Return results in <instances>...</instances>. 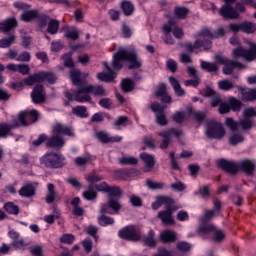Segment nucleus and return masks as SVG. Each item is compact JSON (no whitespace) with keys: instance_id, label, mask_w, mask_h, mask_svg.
Here are the masks:
<instances>
[{"instance_id":"56","label":"nucleus","mask_w":256,"mask_h":256,"mask_svg":"<svg viewBox=\"0 0 256 256\" xmlns=\"http://www.w3.org/2000/svg\"><path fill=\"white\" fill-rule=\"evenodd\" d=\"M20 127V126H13V124H0V137H5L11 132V128Z\"/></svg>"},{"instance_id":"52","label":"nucleus","mask_w":256,"mask_h":256,"mask_svg":"<svg viewBox=\"0 0 256 256\" xmlns=\"http://www.w3.org/2000/svg\"><path fill=\"white\" fill-rule=\"evenodd\" d=\"M134 33V30L130 28V26H127V24H122L121 26V36L124 39H129L132 34Z\"/></svg>"},{"instance_id":"20","label":"nucleus","mask_w":256,"mask_h":256,"mask_svg":"<svg viewBox=\"0 0 256 256\" xmlns=\"http://www.w3.org/2000/svg\"><path fill=\"white\" fill-rule=\"evenodd\" d=\"M162 30L164 31V33L166 35H168L169 33H173V36L176 37V39H182L183 37V31L182 28H178L177 26H175V20H169L168 24H165L162 27Z\"/></svg>"},{"instance_id":"5","label":"nucleus","mask_w":256,"mask_h":256,"mask_svg":"<svg viewBox=\"0 0 256 256\" xmlns=\"http://www.w3.org/2000/svg\"><path fill=\"white\" fill-rule=\"evenodd\" d=\"M238 60L242 59H228L224 58L222 56H218L215 64L209 63L206 61H202L200 63V67L203 70H206L207 72L214 73L219 70V66H224V69L222 70L225 75H231L234 69H243V64L239 62Z\"/></svg>"},{"instance_id":"21","label":"nucleus","mask_w":256,"mask_h":256,"mask_svg":"<svg viewBox=\"0 0 256 256\" xmlns=\"http://www.w3.org/2000/svg\"><path fill=\"white\" fill-rule=\"evenodd\" d=\"M139 158L145 165L144 172L153 171L154 166H156V158L153 155L143 152L139 154Z\"/></svg>"},{"instance_id":"19","label":"nucleus","mask_w":256,"mask_h":256,"mask_svg":"<svg viewBox=\"0 0 256 256\" xmlns=\"http://www.w3.org/2000/svg\"><path fill=\"white\" fill-rule=\"evenodd\" d=\"M116 78V73L110 69L108 63L103 62V71L96 74V79L100 82H113Z\"/></svg>"},{"instance_id":"6","label":"nucleus","mask_w":256,"mask_h":256,"mask_svg":"<svg viewBox=\"0 0 256 256\" xmlns=\"http://www.w3.org/2000/svg\"><path fill=\"white\" fill-rule=\"evenodd\" d=\"M229 44L232 46H237L232 50V60H246L253 61L256 60V43L248 42V47L250 50H245L242 46H240L238 36H232L229 39Z\"/></svg>"},{"instance_id":"58","label":"nucleus","mask_w":256,"mask_h":256,"mask_svg":"<svg viewBox=\"0 0 256 256\" xmlns=\"http://www.w3.org/2000/svg\"><path fill=\"white\" fill-rule=\"evenodd\" d=\"M15 42V36L10 35L6 39H0V48L4 49L11 46Z\"/></svg>"},{"instance_id":"2","label":"nucleus","mask_w":256,"mask_h":256,"mask_svg":"<svg viewBox=\"0 0 256 256\" xmlns=\"http://www.w3.org/2000/svg\"><path fill=\"white\" fill-rule=\"evenodd\" d=\"M125 63H128L129 69H139L142 67V60L136 56L134 47H120L118 52L114 54L112 60V68L120 70Z\"/></svg>"},{"instance_id":"57","label":"nucleus","mask_w":256,"mask_h":256,"mask_svg":"<svg viewBox=\"0 0 256 256\" xmlns=\"http://www.w3.org/2000/svg\"><path fill=\"white\" fill-rule=\"evenodd\" d=\"M176 248L180 252L187 253L191 250V244L185 241H181L176 244Z\"/></svg>"},{"instance_id":"17","label":"nucleus","mask_w":256,"mask_h":256,"mask_svg":"<svg viewBox=\"0 0 256 256\" xmlns=\"http://www.w3.org/2000/svg\"><path fill=\"white\" fill-rule=\"evenodd\" d=\"M118 236L122 239H128L131 241H138L141 238V234H139L138 230L135 226H126L118 232Z\"/></svg>"},{"instance_id":"33","label":"nucleus","mask_w":256,"mask_h":256,"mask_svg":"<svg viewBox=\"0 0 256 256\" xmlns=\"http://www.w3.org/2000/svg\"><path fill=\"white\" fill-rule=\"evenodd\" d=\"M88 77V74L80 72L78 69H73L70 72V79L74 85H79Z\"/></svg>"},{"instance_id":"39","label":"nucleus","mask_w":256,"mask_h":256,"mask_svg":"<svg viewBox=\"0 0 256 256\" xmlns=\"http://www.w3.org/2000/svg\"><path fill=\"white\" fill-rule=\"evenodd\" d=\"M256 31V25L254 22L246 21L241 22V32L246 34H253Z\"/></svg>"},{"instance_id":"55","label":"nucleus","mask_w":256,"mask_h":256,"mask_svg":"<svg viewBox=\"0 0 256 256\" xmlns=\"http://www.w3.org/2000/svg\"><path fill=\"white\" fill-rule=\"evenodd\" d=\"M226 103H228V106L232 111H239L240 107L242 106V103L235 98H230L229 101Z\"/></svg>"},{"instance_id":"48","label":"nucleus","mask_w":256,"mask_h":256,"mask_svg":"<svg viewBox=\"0 0 256 256\" xmlns=\"http://www.w3.org/2000/svg\"><path fill=\"white\" fill-rule=\"evenodd\" d=\"M121 9L126 16H130L132 13H134V5L130 1L122 2Z\"/></svg>"},{"instance_id":"50","label":"nucleus","mask_w":256,"mask_h":256,"mask_svg":"<svg viewBox=\"0 0 256 256\" xmlns=\"http://www.w3.org/2000/svg\"><path fill=\"white\" fill-rule=\"evenodd\" d=\"M3 209H5L6 212L12 215L19 214V207L13 204V202H8L3 205Z\"/></svg>"},{"instance_id":"34","label":"nucleus","mask_w":256,"mask_h":256,"mask_svg":"<svg viewBox=\"0 0 256 256\" xmlns=\"http://www.w3.org/2000/svg\"><path fill=\"white\" fill-rule=\"evenodd\" d=\"M238 90L241 93V96L243 97L244 100L246 101L256 100V89L247 90L245 86H239Z\"/></svg>"},{"instance_id":"51","label":"nucleus","mask_w":256,"mask_h":256,"mask_svg":"<svg viewBox=\"0 0 256 256\" xmlns=\"http://www.w3.org/2000/svg\"><path fill=\"white\" fill-rule=\"evenodd\" d=\"M98 223L100 226H110L113 225L115 223V219L109 216H100L98 218Z\"/></svg>"},{"instance_id":"12","label":"nucleus","mask_w":256,"mask_h":256,"mask_svg":"<svg viewBox=\"0 0 256 256\" xmlns=\"http://www.w3.org/2000/svg\"><path fill=\"white\" fill-rule=\"evenodd\" d=\"M22 81H24L27 86L35 85L36 82L54 83L56 82V76H54L52 72H38V74L30 76Z\"/></svg>"},{"instance_id":"25","label":"nucleus","mask_w":256,"mask_h":256,"mask_svg":"<svg viewBox=\"0 0 256 256\" xmlns=\"http://www.w3.org/2000/svg\"><path fill=\"white\" fill-rule=\"evenodd\" d=\"M31 98L34 104H41L45 101L46 95L42 85L35 86L34 90H32Z\"/></svg>"},{"instance_id":"32","label":"nucleus","mask_w":256,"mask_h":256,"mask_svg":"<svg viewBox=\"0 0 256 256\" xmlns=\"http://www.w3.org/2000/svg\"><path fill=\"white\" fill-rule=\"evenodd\" d=\"M18 195L25 198H30L35 195V187L31 183H26L18 190Z\"/></svg>"},{"instance_id":"35","label":"nucleus","mask_w":256,"mask_h":256,"mask_svg":"<svg viewBox=\"0 0 256 256\" xmlns=\"http://www.w3.org/2000/svg\"><path fill=\"white\" fill-rule=\"evenodd\" d=\"M239 167L240 169H243V171L248 175H251L255 170L256 164L251 160H243L240 162Z\"/></svg>"},{"instance_id":"36","label":"nucleus","mask_w":256,"mask_h":256,"mask_svg":"<svg viewBox=\"0 0 256 256\" xmlns=\"http://www.w3.org/2000/svg\"><path fill=\"white\" fill-rule=\"evenodd\" d=\"M9 237L12 239V244L16 248H23L24 242L23 239L20 237L19 233L16 231H10Z\"/></svg>"},{"instance_id":"26","label":"nucleus","mask_w":256,"mask_h":256,"mask_svg":"<svg viewBox=\"0 0 256 256\" xmlns=\"http://www.w3.org/2000/svg\"><path fill=\"white\" fill-rule=\"evenodd\" d=\"M177 239V234L174 230L171 229H165L161 233H159V240H161L162 243L169 244L174 243Z\"/></svg>"},{"instance_id":"30","label":"nucleus","mask_w":256,"mask_h":256,"mask_svg":"<svg viewBox=\"0 0 256 256\" xmlns=\"http://www.w3.org/2000/svg\"><path fill=\"white\" fill-rule=\"evenodd\" d=\"M217 166L230 174H235L237 172L236 165L225 159L218 160Z\"/></svg>"},{"instance_id":"37","label":"nucleus","mask_w":256,"mask_h":256,"mask_svg":"<svg viewBox=\"0 0 256 256\" xmlns=\"http://www.w3.org/2000/svg\"><path fill=\"white\" fill-rule=\"evenodd\" d=\"M138 162V158L134 156H123L118 158V163H120L122 166H135L138 164Z\"/></svg>"},{"instance_id":"16","label":"nucleus","mask_w":256,"mask_h":256,"mask_svg":"<svg viewBox=\"0 0 256 256\" xmlns=\"http://www.w3.org/2000/svg\"><path fill=\"white\" fill-rule=\"evenodd\" d=\"M256 116V110L253 107H247L243 111V119L240 120L241 128L249 130L253 127V121L251 120Z\"/></svg>"},{"instance_id":"23","label":"nucleus","mask_w":256,"mask_h":256,"mask_svg":"<svg viewBox=\"0 0 256 256\" xmlns=\"http://www.w3.org/2000/svg\"><path fill=\"white\" fill-rule=\"evenodd\" d=\"M95 138L103 143H117L122 140L120 136L110 137L105 131H95Z\"/></svg>"},{"instance_id":"63","label":"nucleus","mask_w":256,"mask_h":256,"mask_svg":"<svg viewBox=\"0 0 256 256\" xmlns=\"http://www.w3.org/2000/svg\"><path fill=\"white\" fill-rule=\"evenodd\" d=\"M176 219L177 221H180V222H186L190 219V216L185 210H180L176 214Z\"/></svg>"},{"instance_id":"38","label":"nucleus","mask_w":256,"mask_h":256,"mask_svg":"<svg viewBox=\"0 0 256 256\" xmlns=\"http://www.w3.org/2000/svg\"><path fill=\"white\" fill-rule=\"evenodd\" d=\"M134 88H135V81L133 79L125 78L124 80H122L121 82L122 91H124L125 93H128L133 91Z\"/></svg>"},{"instance_id":"11","label":"nucleus","mask_w":256,"mask_h":256,"mask_svg":"<svg viewBox=\"0 0 256 256\" xmlns=\"http://www.w3.org/2000/svg\"><path fill=\"white\" fill-rule=\"evenodd\" d=\"M158 136L164 138V140H162L161 142L160 147L162 150H165L168 148L169 143L172 141V139L180 138L183 136V131L181 129L169 128L165 132H159Z\"/></svg>"},{"instance_id":"13","label":"nucleus","mask_w":256,"mask_h":256,"mask_svg":"<svg viewBox=\"0 0 256 256\" xmlns=\"http://www.w3.org/2000/svg\"><path fill=\"white\" fill-rule=\"evenodd\" d=\"M198 233L200 235L213 233V239L215 242H221L225 238L224 232L220 229H217L213 224H204L199 226Z\"/></svg>"},{"instance_id":"29","label":"nucleus","mask_w":256,"mask_h":256,"mask_svg":"<svg viewBox=\"0 0 256 256\" xmlns=\"http://www.w3.org/2000/svg\"><path fill=\"white\" fill-rule=\"evenodd\" d=\"M168 81L170 86L173 87L174 95H176L177 97H182L185 94L184 89L182 88V86H180L179 78L171 76L168 78Z\"/></svg>"},{"instance_id":"59","label":"nucleus","mask_w":256,"mask_h":256,"mask_svg":"<svg viewBox=\"0 0 256 256\" xmlns=\"http://www.w3.org/2000/svg\"><path fill=\"white\" fill-rule=\"evenodd\" d=\"M170 188H172V190L175 192H183L186 190L187 186H186V184H184L180 181H177V182L172 183Z\"/></svg>"},{"instance_id":"7","label":"nucleus","mask_w":256,"mask_h":256,"mask_svg":"<svg viewBox=\"0 0 256 256\" xmlns=\"http://www.w3.org/2000/svg\"><path fill=\"white\" fill-rule=\"evenodd\" d=\"M224 5L218 9V12L220 13L221 17H224L225 19H238L239 13H243L246 11V4L244 3H237L236 4V10L233 9L231 6L233 3H236V0H224Z\"/></svg>"},{"instance_id":"62","label":"nucleus","mask_w":256,"mask_h":256,"mask_svg":"<svg viewBox=\"0 0 256 256\" xmlns=\"http://www.w3.org/2000/svg\"><path fill=\"white\" fill-rule=\"evenodd\" d=\"M166 69H168L172 73H175L177 71L176 60H173L172 58H169L168 60H166Z\"/></svg>"},{"instance_id":"61","label":"nucleus","mask_w":256,"mask_h":256,"mask_svg":"<svg viewBox=\"0 0 256 256\" xmlns=\"http://www.w3.org/2000/svg\"><path fill=\"white\" fill-rule=\"evenodd\" d=\"M105 193H108L109 196L112 198H120L121 196V190L117 186H112V188L106 191Z\"/></svg>"},{"instance_id":"4","label":"nucleus","mask_w":256,"mask_h":256,"mask_svg":"<svg viewBox=\"0 0 256 256\" xmlns=\"http://www.w3.org/2000/svg\"><path fill=\"white\" fill-rule=\"evenodd\" d=\"M65 135L68 137H73V131L71 130V128H68L61 123H57L53 128V137L47 139L45 135H40V137H38V140L32 142V146L39 147L40 145H42L43 142L46 141L47 146L49 147H63L65 144L63 137Z\"/></svg>"},{"instance_id":"53","label":"nucleus","mask_w":256,"mask_h":256,"mask_svg":"<svg viewBox=\"0 0 256 256\" xmlns=\"http://www.w3.org/2000/svg\"><path fill=\"white\" fill-rule=\"evenodd\" d=\"M218 88L223 91H229L233 88V83L230 80L218 81Z\"/></svg>"},{"instance_id":"49","label":"nucleus","mask_w":256,"mask_h":256,"mask_svg":"<svg viewBox=\"0 0 256 256\" xmlns=\"http://www.w3.org/2000/svg\"><path fill=\"white\" fill-rule=\"evenodd\" d=\"M37 16H38V12L35 10H31V11L23 12L21 14V19L24 22H30L32 19L37 18Z\"/></svg>"},{"instance_id":"28","label":"nucleus","mask_w":256,"mask_h":256,"mask_svg":"<svg viewBox=\"0 0 256 256\" xmlns=\"http://www.w3.org/2000/svg\"><path fill=\"white\" fill-rule=\"evenodd\" d=\"M193 114V110L189 109L187 111H178V112H174L173 116H172V120L174 121V123L177 124H183L186 122V120L188 119V117Z\"/></svg>"},{"instance_id":"54","label":"nucleus","mask_w":256,"mask_h":256,"mask_svg":"<svg viewBox=\"0 0 256 256\" xmlns=\"http://www.w3.org/2000/svg\"><path fill=\"white\" fill-rule=\"evenodd\" d=\"M65 37L70 40H76L79 38V31L76 28H68L65 31Z\"/></svg>"},{"instance_id":"42","label":"nucleus","mask_w":256,"mask_h":256,"mask_svg":"<svg viewBox=\"0 0 256 256\" xmlns=\"http://www.w3.org/2000/svg\"><path fill=\"white\" fill-rule=\"evenodd\" d=\"M201 7L203 11L211 12L213 14H216L217 6L212 1L209 0H203Z\"/></svg>"},{"instance_id":"27","label":"nucleus","mask_w":256,"mask_h":256,"mask_svg":"<svg viewBox=\"0 0 256 256\" xmlns=\"http://www.w3.org/2000/svg\"><path fill=\"white\" fill-rule=\"evenodd\" d=\"M172 208H168L164 211L158 212V218L161 219V222L164 223V225H174L175 219L172 216Z\"/></svg>"},{"instance_id":"1","label":"nucleus","mask_w":256,"mask_h":256,"mask_svg":"<svg viewBox=\"0 0 256 256\" xmlns=\"http://www.w3.org/2000/svg\"><path fill=\"white\" fill-rule=\"evenodd\" d=\"M106 95L108 92L99 85H85L73 93L69 90L65 92V98L68 102L76 101L80 104L91 103L93 97Z\"/></svg>"},{"instance_id":"22","label":"nucleus","mask_w":256,"mask_h":256,"mask_svg":"<svg viewBox=\"0 0 256 256\" xmlns=\"http://www.w3.org/2000/svg\"><path fill=\"white\" fill-rule=\"evenodd\" d=\"M174 200L168 196H157L155 197V201L152 202L151 207L152 210H158L162 205H166L168 209L169 206L173 204Z\"/></svg>"},{"instance_id":"14","label":"nucleus","mask_w":256,"mask_h":256,"mask_svg":"<svg viewBox=\"0 0 256 256\" xmlns=\"http://www.w3.org/2000/svg\"><path fill=\"white\" fill-rule=\"evenodd\" d=\"M86 180L90 188H88V190L83 192V197L87 201H93L94 199H97V192H95L92 188L93 184L98 183L99 181L102 180V178L98 176L96 173H91L86 177Z\"/></svg>"},{"instance_id":"64","label":"nucleus","mask_w":256,"mask_h":256,"mask_svg":"<svg viewBox=\"0 0 256 256\" xmlns=\"http://www.w3.org/2000/svg\"><path fill=\"white\" fill-rule=\"evenodd\" d=\"M187 13L188 10L185 7H177L176 9H174V14L179 19H183L184 17H186Z\"/></svg>"},{"instance_id":"9","label":"nucleus","mask_w":256,"mask_h":256,"mask_svg":"<svg viewBox=\"0 0 256 256\" xmlns=\"http://www.w3.org/2000/svg\"><path fill=\"white\" fill-rule=\"evenodd\" d=\"M205 133L209 139L221 140L225 137L226 131L223 123L211 120L206 125Z\"/></svg>"},{"instance_id":"44","label":"nucleus","mask_w":256,"mask_h":256,"mask_svg":"<svg viewBox=\"0 0 256 256\" xmlns=\"http://www.w3.org/2000/svg\"><path fill=\"white\" fill-rule=\"evenodd\" d=\"M128 124H130V119L126 116H120L114 121L113 125L116 129H121L123 127H126Z\"/></svg>"},{"instance_id":"24","label":"nucleus","mask_w":256,"mask_h":256,"mask_svg":"<svg viewBox=\"0 0 256 256\" xmlns=\"http://www.w3.org/2000/svg\"><path fill=\"white\" fill-rule=\"evenodd\" d=\"M218 107V112L221 115L228 114L231 110V107L227 102H222L220 96H215V98L211 99V107Z\"/></svg>"},{"instance_id":"10","label":"nucleus","mask_w":256,"mask_h":256,"mask_svg":"<svg viewBox=\"0 0 256 256\" xmlns=\"http://www.w3.org/2000/svg\"><path fill=\"white\" fill-rule=\"evenodd\" d=\"M40 163L51 169H60L65 166V158L57 153H47L40 158Z\"/></svg>"},{"instance_id":"31","label":"nucleus","mask_w":256,"mask_h":256,"mask_svg":"<svg viewBox=\"0 0 256 256\" xmlns=\"http://www.w3.org/2000/svg\"><path fill=\"white\" fill-rule=\"evenodd\" d=\"M15 27H17V20L14 17L8 18L0 22V31H2L3 33L9 32Z\"/></svg>"},{"instance_id":"40","label":"nucleus","mask_w":256,"mask_h":256,"mask_svg":"<svg viewBox=\"0 0 256 256\" xmlns=\"http://www.w3.org/2000/svg\"><path fill=\"white\" fill-rule=\"evenodd\" d=\"M245 138L242 136V134L232 131L229 134V143L230 145H238L239 143H242Z\"/></svg>"},{"instance_id":"43","label":"nucleus","mask_w":256,"mask_h":256,"mask_svg":"<svg viewBox=\"0 0 256 256\" xmlns=\"http://www.w3.org/2000/svg\"><path fill=\"white\" fill-rule=\"evenodd\" d=\"M56 200V191H54L53 184L47 185V195H46V202L47 204H52L53 201Z\"/></svg>"},{"instance_id":"3","label":"nucleus","mask_w":256,"mask_h":256,"mask_svg":"<svg viewBox=\"0 0 256 256\" xmlns=\"http://www.w3.org/2000/svg\"><path fill=\"white\" fill-rule=\"evenodd\" d=\"M225 36V30L224 28H219L215 30L213 33L210 32L208 28H204L199 31L198 34H196V40L194 44H187V51L189 53H193L197 51L198 49H209L210 44L212 43L213 39H220Z\"/></svg>"},{"instance_id":"15","label":"nucleus","mask_w":256,"mask_h":256,"mask_svg":"<svg viewBox=\"0 0 256 256\" xmlns=\"http://www.w3.org/2000/svg\"><path fill=\"white\" fill-rule=\"evenodd\" d=\"M167 107L161 106L159 103L154 102L151 104L150 109L155 113V121L158 125L165 126L168 124L167 116H165L164 110Z\"/></svg>"},{"instance_id":"18","label":"nucleus","mask_w":256,"mask_h":256,"mask_svg":"<svg viewBox=\"0 0 256 256\" xmlns=\"http://www.w3.org/2000/svg\"><path fill=\"white\" fill-rule=\"evenodd\" d=\"M121 210V204L118 200L111 198L107 204L100 205V214H113Z\"/></svg>"},{"instance_id":"8","label":"nucleus","mask_w":256,"mask_h":256,"mask_svg":"<svg viewBox=\"0 0 256 256\" xmlns=\"http://www.w3.org/2000/svg\"><path fill=\"white\" fill-rule=\"evenodd\" d=\"M39 118V113L37 110H28L25 112H20L16 117L12 120V126H28L32 123L37 122Z\"/></svg>"},{"instance_id":"47","label":"nucleus","mask_w":256,"mask_h":256,"mask_svg":"<svg viewBox=\"0 0 256 256\" xmlns=\"http://www.w3.org/2000/svg\"><path fill=\"white\" fill-rule=\"evenodd\" d=\"M146 187L150 190L157 191V190H161L162 188H164V184L160 183V182H157V181H154V180L147 179L146 180Z\"/></svg>"},{"instance_id":"41","label":"nucleus","mask_w":256,"mask_h":256,"mask_svg":"<svg viewBox=\"0 0 256 256\" xmlns=\"http://www.w3.org/2000/svg\"><path fill=\"white\" fill-rule=\"evenodd\" d=\"M156 233L153 230H150V232H148V236L144 237V244H146L148 247L154 248L157 245V240L156 238Z\"/></svg>"},{"instance_id":"60","label":"nucleus","mask_w":256,"mask_h":256,"mask_svg":"<svg viewBox=\"0 0 256 256\" xmlns=\"http://www.w3.org/2000/svg\"><path fill=\"white\" fill-rule=\"evenodd\" d=\"M58 31V21L57 20H50V22H48V29L47 32L54 35L56 34Z\"/></svg>"},{"instance_id":"45","label":"nucleus","mask_w":256,"mask_h":256,"mask_svg":"<svg viewBox=\"0 0 256 256\" xmlns=\"http://www.w3.org/2000/svg\"><path fill=\"white\" fill-rule=\"evenodd\" d=\"M72 112L74 115L80 118L89 117V113L87 112V108L85 106L73 107Z\"/></svg>"},{"instance_id":"46","label":"nucleus","mask_w":256,"mask_h":256,"mask_svg":"<svg viewBox=\"0 0 256 256\" xmlns=\"http://www.w3.org/2000/svg\"><path fill=\"white\" fill-rule=\"evenodd\" d=\"M225 126L226 128H229L230 131L235 132L236 130H238L239 127L242 128V124L236 122L235 120H233L232 118H226L225 119Z\"/></svg>"}]
</instances>
